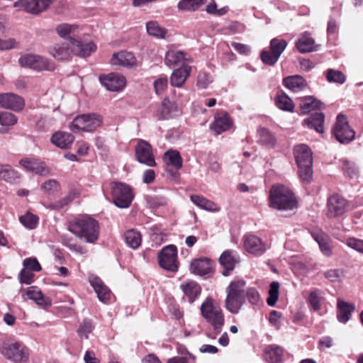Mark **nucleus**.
I'll return each instance as SVG.
<instances>
[{
    "instance_id": "obj_1",
    "label": "nucleus",
    "mask_w": 363,
    "mask_h": 363,
    "mask_svg": "<svg viewBox=\"0 0 363 363\" xmlns=\"http://www.w3.org/2000/svg\"><path fill=\"white\" fill-rule=\"evenodd\" d=\"M97 49L94 42L84 43L81 40L71 38L67 42L55 43L49 50V54L57 61H68L73 56L89 57Z\"/></svg>"
},
{
    "instance_id": "obj_2",
    "label": "nucleus",
    "mask_w": 363,
    "mask_h": 363,
    "mask_svg": "<svg viewBox=\"0 0 363 363\" xmlns=\"http://www.w3.org/2000/svg\"><path fill=\"white\" fill-rule=\"evenodd\" d=\"M68 229L76 237L88 243L96 242L99 237V224L89 216H82L69 222Z\"/></svg>"
},
{
    "instance_id": "obj_3",
    "label": "nucleus",
    "mask_w": 363,
    "mask_h": 363,
    "mask_svg": "<svg viewBox=\"0 0 363 363\" xmlns=\"http://www.w3.org/2000/svg\"><path fill=\"white\" fill-rule=\"evenodd\" d=\"M246 281H232L225 289V308L233 314H238L246 301Z\"/></svg>"
},
{
    "instance_id": "obj_4",
    "label": "nucleus",
    "mask_w": 363,
    "mask_h": 363,
    "mask_svg": "<svg viewBox=\"0 0 363 363\" xmlns=\"http://www.w3.org/2000/svg\"><path fill=\"white\" fill-rule=\"evenodd\" d=\"M293 192L283 185H274L269 191L270 207L279 211H291L297 208Z\"/></svg>"
},
{
    "instance_id": "obj_5",
    "label": "nucleus",
    "mask_w": 363,
    "mask_h": 363,
    "mask_svg": "<svg viewBox=\"0 0 363 363\" xmlns=\"http://www.w3.org/2000/svg\"><path fill=\"white\" fill-rule=\"evenodd\" d=\"M294 153L298 168V175L302 182L310 183L313 177V157L309 147L305 144L295 146Z\"/></svg>"
},
{
    "instance_id": "obj_6",
    "label": "nucleus",
    "mask_w": 363,
    "mask_h": 363,
    "mask_svg": "<svg viewBox=\"0 0 363 363\" xmlns=\"http://www.w3.org/2000/svg\"><path fill=\"white\" fill-rule=\"evenodd\" d=\"M200 310L202 317L212 325L216 333H220L225 322L220 306L212 298L208 297L202 303Z\"/></svg>"
},
{
    "instance_id": "obj_7",
    "label": "nucleus",
    "mask_w": 363,
    "mask_h": 363,
    "mask_svg": "<svg viewBox=\"0 0 363 363\" xmlns=\"http://www.w3.org/2000/svg\"><path fill=\"white\" fill-rule=\"evenodd\" d=\"M18 63L22 68L29 69L37 72H52L55 69V65L52 60L35 53L21 55L18 60Z\"/></svg>"
},
{
    "instance_id": "obj_8",
    "label": "nucleus",
    "mask_w": 363,
    "mask_h": 363,
    "mask_svg": "<svg viewBox=\"0 0 363 363\" xmlns=\"http://www.w3.org/2000/svg\"><path fill=\"white\" fill-rule=\"evenodd\" d=\"M102 124V118L96 113H86L79 115L74 118L69 125L72 131L77 133L93 132Z\"/></svg>"
},
{
    "instance_id": "obj_9",
    "label": "nucleus",
    "mask_w": 363,
    "mask_h": 363,
    "mask_svg": "<svg viewBox=\"0 0 363 363\" xmlns=\"http://www.w3.org/2000/svg\"><path fill=\"white\" fill-rule=\"evenodd\" d=\"M110 185L114 204L121 208H128L133 199L130 187L124 183L117 182H112Z\"/></svg>"
},
{
    "instance_id": "obj_10",
    "label": "nucleus",
    "mask_w": 363,
    "mask_h": 363,
    "mask_svg": "<svg viewBox=\"0 0 363 363\" xmlns=\"http://www.w3.org/2000/svg\"><path fill=\"white\" fill-rule=\"evenodd\" d=\"M1 353L14 363L25 362L29 358L28 349L23 343L17 341L4 343L1 349Z\"/></svg>"
},
{
    "instance_id": "obj_11",
    "label": "nucleus",
    "mask_w": 363,
    "mask_h": 363,
    "mask_svg": "<svg viewBox=\"0 0 363 363\" xmlns=\"http://www.w3.org/2000/svg\"><path fill=\"white\" fill-rule=\"evenodd\" d=\"M332 133L336 140L342 144H348L354 139L355 132L350 126L343 114L337 116L336 121L332 128Z\"/></svg>"
},
{
    "instance_id": "obj_12",
    "label": "nucleus",
    "mask_w": 363,
    "mask_h": 363,
    "mask_svg": "<svg viewBox=\"0 0 363 363\" xmlns=\"http://www.w3.org/2000/svg\"><path fill=\"white\" fill-rule=\"evenodd\" d=\"M177 250L173 245H167L162 249L158 254L160 266L165 270L176 272L179 269Z\"/></svg>"
},
{
    "instance_id": "obj_13",
    "label": "nucleus",
    "mask_w": 363,
    "mask_h": 363,
    "mask_svg": "<svg viewBox=\"0 0 363 363\" xmlns=\"http://www.w3.org/2000/svg\"><path fill=\"white\" fill-rule=\"evenodd\" d=\"M52 2L53 0H18L13 4V6L37 15L45 11Z\"/></svg>"
},
{
    "instance_id": "obj_14",
    "label": "nucleus",
    "mask_w": 363,
    "mask_h": 363,
    "mask_svg": "<svg viewBox=\"0 0 363 363\" xmlns=\"http://www.w3.org/2000/svg\"><path fill=\"white\" fill-rule=\"evenodd\" d=\"M347 208V201L338 194H333L328 199L327 216L329 218H335L343 215Z\"/></svg>"
},
{
    "instance_id": "obj_15",
    "label": "nucleus",
    "mask_w": 363,
    "mask_h": 363,
    "mask_svg": "<svg viewBox=\"0 0 363 363\" xmlns=\"http://www.w3.org/2000/svg\"><path fill=\"white\" fill-rule=\"evenodd\" d=\"M135 155L140 163L154 167L156 162L152 152L151 145L145 140H140L135 146Z\"/></svg>"
},
{
    "instance_id": "obj_16",
    "label": "nucleus",
    "mask_w": 363,
    "mask_h": 363,
    "mask_svg": "<svg viewBox=\"0 0 363 363\" xmlns=\"http://www.w3.org/2000/svg\"><path fill=\"white\" fill-rule=\"evenodd\" d=\"M25 106L24 99L13 93L0 94V108L21 111Z\"/></svg>"
},
{
    "instance_id": "obj_17",
    "label": "nucleus",
    "mask_w": 363,
    "mask_h": 363,
    "mask_svg": "<svg viewBox=\"0 0 363 363\" xmlns=\"http://www.w3.org/2000/svg\"><path fill=\"white\" fill-rule=\"evenodd\" d=\"M99 80L108 90L118 91L125 85V78L118 73H110L108 75L100 76Z\"/></svg>"
},
{
    "instance_id": "obj_18",
    "label": "nucleus",
    "mask_w": 363,
    "mask_h": 363,
    "mask_svg": "<svg viewBox=\"0 0 363 363\" xmlns=\"http://www.w3.org/2000/svg\"><path fill=\"white\" fill-rule=\"evenodd\" d=\"M219 262L224 268L222 274L226 277L229 275L230 271L234 269L235 265L240 262V257L236 252L226 250L220 255Z\"/></svg>"
},
{
    "instance_id": "obj_19",
    "label": "nucleus",
    "mask_w": 363,
    "mask_h": 363,
    "mask_svg": "<svg viewBox=\"0 0 363 363\" xmlns=\"http://www.w3.org/2000/svg\"><path fill=\"white\" fill-rule=\"evenodd\" d=\"M190 270L196 275H208L213 272L212 261L206 257L195 259L191 263Z\"/></svg>"
},
{
    "instance_id": "obj_20",
    "label": "nucleus",
    "mask_w": 363,
    "mask_h": 363,
    "mask_svg": "<svg viewBox=\"0 0 363 363\" xmlns=\"http://www.w3.org/2000/svg\"><path fill=\"white\" fill-rule=\"evenodd\" d=\"M244 246L248 252L257 255L263 254L267 250L266 245L255 235H247L245 237Z\"/></svg>"
},
{
    "instance_id": "obj_21",
    "label": "nucleus",
    "mask_w": 363,
    "mask_h": 363,
    "mask_svg": "<svg viewBox=\"0 0 363 363\" xmlns=\"http://www.w3.org/2000/svg\"><path fill=\"white\" fill-rule=\"evenodd\" d=\"M19 164L27 171L36 174L45 175L49 172L44 162L35 158H23L19 161Z\"/></svg>"
},
{
    "instance_id": "obj_22",
    "label": "nucleus",
    "mask_w": 363,
    "mask_h": 363,
    "mask_svg": "<svg viewBox=\"0 0 363 363\" xmlns=\"http://www.w3.org/2000/svg\"><path fill=\"white\" fill-rule=\"evenodd\" d=\"M89 282L94 288L97 297L100 301L106 303L111 298V291L104 284L103 281L96 276H91L89 277Z\"/></svg>"
},
{
    "instance_id": "obj_23",
    "label": "nucleus",
    "mask_w": 363,
    "mask_h": 363,
    "mask_svg": "<svg viewBox=\"0 0 363 363\" xmlns=\"http://www.w3.org/2000/svg\"><path fill=\"white\" fill-rule=\"evenodd\" d=\"M111 63L113 65L133 67L136 66L137 60L132 52L121 51L113 55Z\"/></svg>"
},
{
    "instance_id": "obj_24",
    "label": "nucleus",
    "mask_w": 363,
    "mask_h": 363,
    "mask_svg": "<svg viewBox=\"0 0 363 363\" xmlns=\"http://www.w3.org/2000/svg\"><path fill=\"white\" fill-rule=\"evenodd\" d=\"M74 140V136L67 132L57 131L52 134L50 141L60 149H69Z\"/></svg>"
},
{
    "instance_id": "obj_25",
    "label": "nucleus",
    "mask_w": 363,
    "mask_h": 363,
    "mask_svg": "<svg viewBox=\"0 0 363 363\" xmlns=\"http://www.w3.org/2000/svg\"><path fill=\"white\" fill-rule=\"evenodd\" d=\"M283 85L293 92H299L307 86L306 79L301 75L288 76L283 79Z\"/></svg>"
},
{
    "instance_id": "obj_26",
    "label": "nucleus",
    "mask_w": 363,
    "mask_h": 363,
    "mask_svg": "<svg viewBox=\"0 0 363 363\" xmlns=\"http://www.w3.org/2000/svg\"><path fill=\"white\" fill-rule=\"evenodd\" d=\"M325 116L322 112H316L303 121V125L314 129L319 133H324Z\"/></svg>"
},
{
    "instance_id": "obj_27",
    "label": "nucleus",
    "mask_w": 363,
    "mask_h": 363,
    "mask_svg": "<svg viewBox=\"0 0 363 363\" xmlns=\"http://www.w3.org/2000/svg\"><path fill=\"white\" fill-rule=\"evenodd\" d=\"M337 318L339 322L345 323L351 318L352 312L354 310V306L342 299H337Z\"/></svg>"
},
{
    "instance_id": "obj_28",
    "label": "nucleus",
    "mask_w": 363,
    "mask_h": 363,
    "mask_svg": "<svg viewBox=\"0 0 363 363\" xmlns=\"http://www.w3.org/2000/svg\"><path fill=\"white\" fill-rule=\"evenodd\" d=\"M55 31L61 38L67 39L69 41L71 38H74L79 30L76 24L63 23L56 26Z\"/></svg>"
},
{
    "instance_id": "obj_29",
    "label": "nucleus",
    "mask_w": 363,
    "mask_h": 363,
    "mask_svg": "<svg viewBox=\"0 0 363 363\" xmlns=\"http://www.w3.org/2000/svg\"><path fill=\"white\" fill-rule=\"evenodd\" d=\"M191 67L189 66H184L175 69L170 77L172 86L181 87L189 77Z\"/></svg>"
},
{
    "instance_id": "obj_30",
    "label": "nucleus",
    "mask_w": 363,
    "mask_h": 363,
    "mask_svg": "<svg viewBox=\"0 0 363 363\" xmlns=\"http://www.w3.org/2000/svg\"><path fill=\"white\" fill-rule=\"evenodd\" d=\"M232 125V121L228 113H225L220 116H216L213 123L211 125V129L216 134H220L228 130Z\"/></svg>"
},
{
    "instance_id": "obj_31",
    "label": "nucleus",
    "mask_w": 363,
    "mask_h": 363,
    "mask_svg": "<svg viewBox=\"0 0 363 363\" xmlns=\"http://www.w3.org/2000/svg\"><path fill=\"white\" fill-rule=\"evenodd\" d=\"M180 289L184 294L188 297L189 301L191 303L199 296L201 293L200 286L194 281H189L182 283Z\"/></svg>"
},
{
    "instance_id": "obj_32",
    "label": "nucleus",
    "mask_w": 363,
    "mask_h": 363,
    "mask_svg": "<svg viewBox=\"0 0 363 363\" xmlns=\"http://www.w3.org/2000/svg\"><path fill=\"white\" fill-rule=\"evenodd\" d=\"M176 111L177 106L175 103L171 101L169 99H164L156 113V117L158 120H166L171 118Z\"/></svg>"
},
{
    "instance_id": "obj_33",
    "label": "nucleus",
    "mask_w": 363,
    "mask_h": 363,
    "mask_svg": "<svg viewBox=\"0 0 363 363\" xmlns=\"http://www.w3.org/2000/svg\"><path fill=\"white\" fill-rule=\"evenodd\" d=\"M323 104L312 96H304L300 99V108L303 113H308L314 110L321 109Z\"/></svg>"
},
{
    "instance_id": "obj_34",
    "label": "nucleus",
    "mask_w": 363,
    "mask_h": 363,
    "mask_svg": "<svg viewBox=\"0 0 363 363\" xmlns=\"http://www.w3.org/2000/svg\"><path fill=\"white\" fill-rule=\"evenodd\" d=\"M186 53L177 50H169L164 58V63L169 67L179 65L186 60Z\"/></svg>"
},
{
    "instance_id": "obj_35",
    "label": "nucleus",
    "mask_w": 363,
    "mask_h": 363,
    "mask_svg": "<svg viewBox=\"0 0 363 363\" xmlns=\"http://www.w3.org/2000/svg\"><path fill=\"white\" fill-rule=\"evenodd\" d=\"M283 353L284 350L281 347L269 345L264 350V358L269 363H279L281 361Z\"/></svg>"
},
{
    "instance_id": "obj_36",
    "label": "nucleus",
    "mask_w": 363,
    "mask_h": 363,
    "mask_svg": "<svg viewBox=\"0 0 363 363\" xmlns=\"http://www.w3.org/2000/svg\"><path fill=\"white\" fill-rule=\"evenodd\" d=\"M314 45L315 40L308 33H303L296 43V47L301 53L313 51Z\"/></svg>"
},
{
    "instance_id": "obj_37",
    "label": "nucleus",
    "mask_w": 363,
    "mask_h": 363,
    "mask_svg": "<svg viewBox=\"0 0 363 363\" xmlns=\"http://www.w3.org/2000/svg\"><path fill=\"white\" fill-rule=\"evenodd\" d=\"M20 178V174L9 164H0V180L13 183Z\"/></svg>"
},
{
    "instance_id": "obj_38",
    "label": "nucleus",
    "mask_w": 363,
    "mask_h": 363,
    "mask_svg": "<svg viewBox=\"0 0 363 363\" xmlns=\"http://www.w3.org/2000/svg\"><path fill=\"white\" fill-rule=\"evenodd\" d=\"M164 160L168 166H172L176 169L182 167V159L177 150H168L164 155Z\"/></svg>"
},
{
    "instance_id": "obj_39",
    "label": "nucleus",
    "mask_w": 363,
    "mask_h": 363,
    "mask_svg": "<svg viewBox=\"0 0 363 363\" xmlns=\"http://www.w3.org/2000/svg\"><path fill=\"white\" fill-rule=\"evenodd\" d=\"M146 30L149 35L157 38H164L167 33V30L161 27L157 21H149L146 23Z\"/></svg>"
},
{
    "instance_id": "obj_40",
    "label": "nucleus",
    "mask_w": 363,
    "mask_h": 363,
    "mask_svg": "<svg viewBox=\"0 0 363 363\" xmlns=\"http://www.w3.org/2000/svg\"><path fill=\"white\" fill-rule=\"evenodd\" d=\"M276 106L284 111L293 112L294 104L291 99L286 94L277 95L275 98Z\"/></svg>"
},
{
    "instance_id": "obj_41",
    "label": "nucleus",
    "mask_w": 363,
    "mask_h": 363,
    "mask_svg": "<svg viewBox=\"0 0 363 363\" xmlns=\"http://www.w3.org/2000/svg\"><path fill=\"white\" fill-rule=\"evenodd\" d=\"M125 243L133 249H137L141 244V235L135 230H129L124 234Z\"/></svg>"
},
{
    "instance_id": "obj_42",
    "label": "nucleus",
    "mask_w": 363,
    "mask_h": 363,
    "mask_svg": "<svg viewBox=\"0 0 363 363\" xmlns=\"http://www.w3.org/2000/svg\"><path fill=\"white\" fill-rule=\"evenodd\" d=\"M258 142L264 145L273 147L276 143L274 135L267 128H260L258 131Z\"/></svg>"
},
{
    "instance_id": "obj_43",
    "label": "nucleus",
    "mask_w": 363,
    "mask_h": 363,
    "mask_svg": "<svg viewBox=\"0 0 363 363\" xmlns=\"http://www.w3.org/2000/svg\"><path fill=\"white\" fill-rule=\"evenodd\" d=\"M191 201L197 206H199L201 208L211 211H217V208H216V203L206 198L201 196L199 195H191Z\"/></svg>"
},
{
    "instance_id": "obj_44",
    "label": "nucleus",
    "mask_w": 363,
    "mask_h": 363,
    "mask_svg": "<svg viewBox=\"0 0 363 363\" xmlns=\"http://www.w3.org/2000/svg\"><path fill=\"white\" fill-rule=\"evenodd\" d=\"M207 0H181L177 4L179 10L194 11L206 4Z\"/></svg>"
},
{
    "instance_id": "obj_45",
    "label": "nucleus",
    "mask_w": 363,
    "mask_h": 363,
    "mask_svg": "<svg viewBox=\"0 0 363 363\" xmlns=\"http://www.w3.org/2000/svg\"><path fill=\"white\" fill-rule=\"evenodd\" d=\"M342 171L344 175L349 179H354L359 176V169L356 164L347 160H342Z\"/></svg>"
},
{
    "instance_id": "obj_46",
    "label": "nucleus",
    "mask_w": 363,
    "mask_h": 363,
    "mask_svg": "<svg viewBox=\"0 0 363 363\" xmlns=\"http://www.w3.org/2000/svg\"><path fill=\"white\" fill-rule=\"evenodd\" d=\"M286 47L287 42L285 40L274 38L270 41V51L278 58L280 57Z\"/></svg>"
},
{
    "instance_id": "obj_47",
    "label": "nucleus",
    "mask_w": 363,
    "mask_h": 363,
    "mask_svg": "<svg viewBox=\"0 0 363 363\" xmlns=\"http://www.w3.org/2000/svg\"><path fill=\"white\" fill-rule=\"evenodd\" d=\"M38 220V217L30 212H27L25 215L19 217L21 223L30 230L35 229L37 227Z\"/></svg>"
},
{
    "instance_id": "obj_48",
    "label": "nucleus",
    "mask_w": 363,
    "mask_h": 363,
    "mask_svg": "<svg viewBox=\"0 0 363 363\" xmlns=\"http://www.w3.org/2000/svg\"><path fill=\"white\" fill-rule=\"evenodd\" d=\"M326 79L329 82L342 84L346 81V76L340 70L328 69L326 72Z\"/></svg>"
},
{
    "instance_id": "obj_49",
    "label": "nucleus",
    "mask_w": 363,
    "mask_h": 363,
    "mask_svg": "<svg viewBox=\"0 0 363 363\" xmlns=\"http://www.w3.org/2000/svg\"><path fill=\"white\" fill-rule=\"evenodd\" d=\"M279 284L278 281H272L269 286V297L267 299V303L269 306H275L279 298Z\"/></svg>"
},
{
    "instance_id": "obj_50",
    "label": "nucleus",
    "mask_w": 363,
    "mask_h": 363,
    "mask_svg": "<svg viewBox=\"0 0 363 363\" xmlns=\"http://www.w3.org/2000/svg\"><path fill=\"white\" fill-rule=\"evenodd\" d=\"M321 291L318 289L312 291L308 296V303L314 311L320 309Z\"/></svg>"
},
{
    "instance_id": "obj_51",
    "label": "nucleus",
    "mask_w": 363,
    "mask_h": 363,
    "mask_svg": "<svg viewBox=\"0 0 363 363\" xmlns=\"http://www.w3.org/2000/svg\"><path fill=\"white\" fill-rule=\"evenodd\" d=\"M18 121V118L10 112H0V125L2 126H11Z\"/></svg>"
},
{
    "instance_id": "obj_52",
    "label": "nucleus",
    "mask_w": 363,
    "mask_h": 363,
    "mask_svg": "<svg viewBox=\"0 0 363 363\" xmlns=\"http://www.w3.org/2000/svg\"><path fill=\"white\" fill-rule=\"evenodd\" d=\"M343 271L340 269H332L324 272V277L332 282H338L341 280Z\"/></svg>"
},
{
    "instance_id": "obj_53",
    "label": "nucleus",
    "mask_w": 363,
    "mask_h": 363,
    "mask_svg": "<svg viewBox=\"0 0 363 363\" xmlns=\"http://www.w3.org/2000/svg\"><path fill=\"white\" fill-rule=\"evenodd\" d=\"M23 265L24 269H28V270L34 272H40L41 270V266L36 258H26L23 262Z\"/></svg>"
},
{
    "instance_id": "obj_54",
    "label": "nucleus",
    "mask_w": 363,
    "mask_h": 363,
    "mask_svg": "<svg viewBox=\"0 0 363 363\" xmlns=\"http://www.w3.org/2000/svg\"><path fill=\"white\" fill-rule=\"evenodd\" d=\"M34 276L33 272L23 268L18 274V279L21 284H30L34 281Z\"/></svg>"
},
{
    "instance_id": "obj_55",
    "label": "nucleus",
    "mask_w": 363,
    "mask_h": 363,
    "mask_svg": "<svg viewBox=\"0 0 363 363\" xmlns=\"http://www.w3.org/2000/svg\"><path fill=\"white\" fill-rule=\"evenodd\" d=\"M92 330L93 326L91 321L90 320L85 319L78 329V334L80 337H84L87 339L88 335L91 333Z\"/></svg>"
},
{
    "instance_id": "obj_56",
    "label": "nucleus",
    "mask_w": 363,
    "mask_h": 363,
    "mask_svg": "<svg viewBox=\"0 0 363 363\" xmlns=\"http://www.w3.org/2000/svg\"><path fill=\"white\" fill-rule=\"evenodd\" d=\"M213 82L212 77L206 72H200L197 77V86L206 89Z\"/></svg>"
},
{
    "instance_id": "obj_57",
    "label": "nucleus",
    "mask_w": 363,
    "mask_h": 363,
    "mask_svg": "<svg viewBox=\"0 0 363 363\" xmlns=\"http://www.w3.org/2000/svg\"><path fill=\"white\" fill-rule=\"evenodd\" d=\"M260 57L265 65L270 66L275 65L279 60L271 51L267 50L262 51Z\"/></svg>"
},
{
    "instance_id": "obj_58",
    "label": "nucleus",
    "mask_w": 363,
    "mask_h": 363,
    "mask_svg": "<svg viewBox=\"0 0 363 363\" xmlns=\"http://www.w3.org/2000/svg\"><path fill=\"white\" fill-rule=\"evenodd\" d=\"M345 243L349 247L363 254L362 240L357 239L354 238H349L346 240Z\"/></svg>"
},
{
    "instance_id": "obj_59",
    "label": "nucleus",
    "mask_w": 363,
    "mask_h": 363,
    "mask_svg": "<svg viewBox=\"0 0 363 363\" xmlns=\"http://www.w3.org/2000/svg\"><path fill=\"white\" fill-rule=\"evenodd\" d=\"M168 80L167 77H160L155 81L154 87L157 94H162L167 88Z\"/></svg>"
},
{
    "instance_id": "obj_60",
    "label": "nucleus",
    "mask_w": 363,
    "mask_h": 363,
    "mask_svg": "<svg viewBox=\"0 0 363 363\" xmlns=\"http://www.w3.org/2000/svg\"><path fill=\"white\" fill-rule=\"evenodd\" d=\"M246 297L252 305L257 304L260 300L259 293L255 288H249L246 290Z\"/></svg>"
},
{
    "instance_id": "obj_61",
    "label": "nucleus",
    "mask_w": 363,
    "mask_h": 363,
    "mask_svg": "<svg viewBox=\"0 0 363 363\" xmlns=\"http://www.w3.org/2000/svg\"><path fill=\"white\" fill-rule=\"evenodd\" d=\"M18 46V43L13 38L1 39L0 38V50H6L16 48Z\"/></svg>"
},
{
    "instance_id": "obj_62",
    "label": "nucleus",
    "mask_w": 363,
    "mask_h": 363,
    "mask_svg": "<svg viewBox=\"0 0 363 363\" xmlns=\"http://www.w3.org/2000/svg\"><path fill=\"white\" fill-rule=\"evenodd\" d=\"M41 292L42 291L39 290L36 286H30L26 289V295L27 296L28 298L35 302Z\"/></svg>"
},
{
    "instance_id": "obj_63",
    "label": "nucleus",
    "mask_w": 363,
    "mask_h": 363,
    "mask_svg": "<svg viewBox=\"0 0 363 363\" xmlns=\"http://www.w3.org/2000/svg\"><path fill=\"white\" fill-rule=\"evenodd\" d=\"M190 357H174L167 359V363H196L195 356H189Z\"/></svg>"
},
{
    "instance_id": "obj_64",
    "label": "nucleus",
    "mask_w": 363,
    "mask_h": 363,
    "mask_svg": "<svg viewBox=\"0 0 363 363\" xmlns=\"http://www.w3.org/2000/svg\"><path fill=\"white\" fill-rule=\"evenodd\" d=\"M231 46L240 54L247 55L250 51V48L242 43L232 42Z\"/></svg>"
}]
</instances>
